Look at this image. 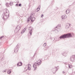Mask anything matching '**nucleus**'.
<instances>
[{
  "label": "nucleus",
  "instance_id": "nucleus-22",
  "mask_svg": "<svg viewBox=\"0 0 75 75\" xmlns=\"http://www.w3.org/2000/svg\"><path fill=\"white\" fill-rule=\"evenodd\" d=\"M37 10L38 11H39V10H40V8H37Z\"/></svg>",
  "mask_w": 75,
  "mask_h": 75
},
{
  "label": "nucleus",
  "instance_id": "nucleus-4",
  "mask_svg": "<svg viewBox=\"0 0 75 75\" xmlns=\"http://www.w3.org/2000/svg\"><path fill=\"white\" fill-rule=\"evenodd\" d=\"M37 63H35L33 64V67L34 68V71H35L37 69Z\"/></svg>",
  "mask_w": 75,
  "mask_h": 75
},
{
  "label": "nucleus",
  "instance_id": "nucleus-6",
  "mask_svg": "<svg viewBox=\"0 0 75 75\" xmlns=\"http://www.w3.org/2000/svg\"><path fill=\"white\" fill-rule=\"evenodd\" d=\"M55 28H61V24H58L56 27Z\"/></svg>",
  "mask_w": 75,
  "mask_h": 75
},
{
  "label": "nucleus",
  "instance_id": "nucleus-25",
  "mask_svg": "<svg viewBox=\"0 0 75 75\" xmlns=\"http://www.w3.org/2000/svg\"><path fill=\"white\" fill-rule=\"evenodd\" d=\"M26 71H27V70H26L25 69L24 70V72H26Z\"/></svg>",
  "mask_w": 75,
  "mask_h": 75
},
{
  "label": "nucleus",
  "instance_id": "nucleus-12",
  "mask_svg": "<svg viewBox=\"0 0 75 75\" xmlns=\"http://www.w3.org/2000/svg\"><path fill=\"white\" fill-rule=\"evenodd\" d=\"M22 65V63L21 62H19L17 64V66H21Z\"/></svg>",
  "mask_w": 75,
  "mask_h": 75
},
{
  "label": "nucleus",
  "instance_id": "nucleus-19",
  "mask_svg": "<svg viewBox=\"0 0 75 75\" xmlns=\"http://www.w3.org/2000/svg\"><path fill=\"white\" fill-rule=\"evenodd\" d=\"M25 31V29L24 28L23 29V30H22V32L23 33H24Z\"/></svg>",
  "mask_w": 75,
  "mask_h": 75
},
{
  "label": "nucleus",
  "instance_id": "nucleus-11",
  "mask_svg": "<svg viewBox=\"0 0 75 75\" xmlns=\"http://www.w3.org/2000/svg\"><path fill=\"white\" fill-rule=\"evenodd\" d=\"M31 15L30 16V17L28 18V21H27V22L29 23V21H30V20L31 19Z\"/></svg>",
  "mask_w": 75,
  "mask_h": 75
},
{
  "label": "nucleus",
  "instance_id": "nucleus-23",
  "mask_svg": "<svg viewBox=\"0 0 75 75\" xmlns=\"http://www.w3.org/2000/svg\"><path fill=\"white\" fill-rule=\"evenodd\" d=\"M19 6L20 7L21 6V4H19Z\"/></svg>",
  "mask_w": 75,
  "mask_h": 75
},
{
  "label": "nucleus",
  "instance_id": "nucleus-30",
  "mask_svg": "<svg viewBox=\"0 0 75 75\" xmlns=\"http://www.w3.org/2000/svg\"><path fill=\"white\" fill-rule=\"evenodd\" d=\"M29 28H32V27H30Z\"/></svg>",
  "mask_w": 75,
  "mask_h": 75
},
{
  "label": "nucleus",
  "instance_id": "nucleus-21",
  "mask_svg": "<svg viewBox=\"0 0 75 75\" xmlns=\"http://www.w3.org/2000/svg\"><path fill=\"white\" fill-rule=\"evenodd\" d=\"M46 45H47V44L46 43H45L43 45V46L44 47H45V46H46Z\"/></svg>",
  "mask_w": 75,
  "mask_h": 75
},
{
  "label": "nucleus",
  "instance_id": "nucleus-28",
  "mask_svg": "<svg viewBox=\"0 0 75 75\" xmlns=\"http://www.w3.org/2000/svg\"><path fill=\"white\" fill-rule=\"evenodd\" d=\"M43 16H44L43 15V14L42 15V16H41V17H42Z\"/></svg>",
  "mask_w": 75,
  "mask_h": 75
},
{
  "label": "nucleus",
  "instance_id": "nucleus-29",
  "mask_svg": "<svg viewBox=\"0 0 75 75\" xmlns=\"http://www.w3.org/2000/svg\"><path fill=\"white\" fill-rule=\"evenodd\" d=\"M62 73H63V74H64V73H65V72H64V71H63L62 72Z\"/></svg>",
  "mask_w": 75,
  "mask_h": 75
},
{
  "label": "nucleus",
  "instance_id": "nucleus-20",
  "mask_svg": "<svg viewBox=\"0 0 75 75\" xmlns=\"http://www.w3.org/2000/svg\"><path fill=\"white\" fill-rule=\"evenodd\" d=\"M13 3H11V2H10V3H9V4L11 6L12 5H13Z\"/></svg>",
  "mask_w": 75,
  "mask_h": 75
},
{
  "label": "nucleus",
  "instance_id": "nucleus-27",
  "mask_svg": "<svg viewBox=\"0 0 75 75\" xmlns=\"http://www.w3.org/2000/svg\"><path fill=\"white\" fill-rule=\"evenodd\" d=\"M18 27H19V28H21V27H19V26H18L17 27V28H18Z\"/></svg>",
  "mask_w": 75,
  "mask_h": 75
},
{
  "label": "nucleus",
  "instance_id": "nucleus-2",
  "mask_svg": "<svg viewBox=\"0 0 75 75\" xmlns=\"http://www.w3.org/2000/svg\"><path fill=\"white\" fill-rule=\"evenodd\" d=\"M8 13V10L7 8H5L4 10V13L3 14V19H5L6 20L8 18V16L7 15H5L6 13Z\"/></svg>",
  "mask_w": 75,
  "mask_h": 75
},
{
  "label": "nucleus",
  "instance_id": "nucleus-10",
  "mask_svg": "<svg viewBox=\"0 0 75 75\" xmlns=\"http://www.w3.org/2000/svg\"><path fill=\"white\" fill-rule=\"evenodd\" d=\"M29 30H30V33L28 34V36H30V35H31L32 34V29H29Z\"/></svg>",
  "mask_w": 75,
  "mask_h": 75
},
{
  "label": "nucleus",
  "instance_id": "nucleus-9",
  "mask_svg": "<svg viewBox=\"0 0 75 75\" xmlns=\"http://www.w3.org/2000/svg\"><path fill=\"white\" fill-rule=\"evenodd\" d=\"M71 25V24H69V23L67 24V25L66 26V28H68L69 27H70V25Z\"/></svg>",
  "mask_w": 75,
  "mask_h": 75
},
{
  "label": "nucleus",
  "instance_id": "nucleus-32",
  "mask_svg": "<svg viewBox=\"0 0 75 75\" xmlns=\"http://www.w3.org/2000/svg\"><path fill=\"white\" fill-rule=\"evenodd\" d=\"M17 51H18V49H17Z\"/></svg>",
  "mask_w": 75,
  "mask_h": 75
},
{
  "label": "nucleus",
  "instance_id": "nucleus-33",
  "mask_svg": "<svg viewBox=\"0 0 75 75\" xmlns=\"http://www.w3.org/2000/svg\"><path fill=\"white\" fill-rule=\"evenodd\" d=\"M39 7H40V6H39Z\"/></svg>",
  "mask_w": 75,
  "mask_h": 75
},
{
  "label": "nucleus",
  "instance_id": "nucleus-17",
  "mask_svg": "<svg viewBox=\"0 0 75 75\" xmlns=\"http://www.w3.org/2000/svg\"><path fill=\"white\" fill-rule=\"evenodd\" d=\"M6 7H9V4H8V3H6Z\"/></svg>",
  "mask_w": 75,
  "mask_h": 75
},
{
  "label": "nucleus",
  "instance_id": "nucleus-18",
  "mask_svg": "<svg viewBox=\"0 0 75 75\" xmlns=\"http://www.w3.org/2000/svg\"><path fill=\"white\" fill-rule=\"evenodd\" d=\"M48 47L47 46H46V47L45 48V50H48Z\"/></svg>",
  "mask_w": 75,
  "mask_h": 75
},
{
  "label": "nucleus",
  "instance_id": "nucleus-7",
  "mask_svg": "<svg viewBox=\"0 0 75 75\" xmlns=\"http://www.w3.org/2000/svg\"><path fill=\"white\" fill-rule=\"evenodd\" d=\"M37 65H40L41 63V61L40 60H38L37 61Z\"/></svg>",
  "mask_w": 75,
  "mask_h": 75
},
{
  "label": "nucleus",
  "instance_id": "nucleus-14",
  "mask_svg": "<svg viewBox=\"0 0 75 75\" xmlns=\"http://www.w3.org/2000/svg\"><path fill=\"white\" fill-rule=\"evenodd\" d=\"M31 64H28V69H31Z\"/></svg>",
  "mask_w": 75,
  "mask_h": 75
},
{
  "label": "nucleus",
  "instance_id": "nucleus-8",
  "mask_svg": "<svg viewBox=\"0 0 75 75\" xmlns=\"http://www.w3.org/2000/svg\"><path fill=\"white\" fill-rule=\"evenodd\" d=\"M71 11V10L69 9H68L66 11V14H69L70 13V11Z\"/></svg>",
  "mask_w": 75,
  "mask_h": 75
},
{
  "label": "nucleus",
  "instance_id": "nucleus-3",
  "mask_svg": "<svg viewBox=\"0 0 75 75\" xmlns=\"http://www.w3.org/2000/svg\"><path fill=\"white\" fill-rule=\"evenodd\" d=\"M75 60V55H73L72 56H71L70 58V60L71 61H72V62H73V61H74Z\"/></svg>",
  "mask_w": 75,
  "mask_h": 75
},
{
  "label": "nucleus",
  "instance_id": "nucleus-1",
  "mask_svg": "<svg viewBox=\"0 0 75 75\" xmlns=\"http://www.w3.org/2000/svg\"><path fill=\"white\" fill-rule=\"evenodd\" d=\"M72 37L71 33H67L61 35L59 38L60 39H64L67 38H69Z\"/></svg>",
  "mask_w": 75,
  "mask_h": 75
},
{
  "label": "nucleus",
  "instance_id": "nucleus-13",
  "mask_svg": "<svg viewBox=\"0 0 75 75\" xmlns=\"http://www.w3.org/2000/svg\"><path fill=\"white\" fill-rule=\"evenodd\" d=\"M35 20V18L34 17H33L31 19V21H32V22H33Z\"/></svg>",
  "mask_w": 75,
  "mask_h": 75
},
{
  "label": "nucleus",
  "instance_id": "nucleus-26",
  "mask_svg": "<svg viewBox=\"0 0 75 75\" xmlns=\"http://www.w3.org/2000/svg\"><path fill=\"white\" fill-rule=\"evenodd\" d=\"M38 11L37 9H36V12H38V11Z\"/></svg>",
  "mask_w": 75,
  "mask_h": 75
},
{
  "label": "nucleus",
  "instance_id": "nucleus-31",
  "mask_svg": "<svg viewBox=\"0 0 75 75\" xmlns=\"http://www.w3.org/2000/svg\"><path fill=\"white\" fill-rule=\"evenodd\" d=\"M16 49V48H15V51Z\"/></svg>",
  "mask_w": 75,
  "mask_h": 75
},
{
  "label": "nucleus",
  "instance_id": "nucleus-5",
  "mask_svg": "<svg viewBox=\"0 0 75 75\" xmlns=\"http://www.w3.org/2000/svg\"><path fill=\"white\" fill-rule=\"evenodd\" d=\"M61 18L62 19V20H64L66 18H65V16L64 15H62L61 16Z\"/></svg>",
  "mask_w": 75,
  "mask_h": 75
},
{
  "label": "nucleus",
  "instance_id": "nucleus-24",
  "mask_svg": "<svg viewBox=\"0 0 75 75\" xmlns=\"http://www.w3.org/2000/svg\"><path fill=\"white\" fill-rule=\"evenodd\" d=\"M16 7H18V4H16Z\"/></svg>",
  "mask_w": 75,
  "mask_h": 75
},
{
  "label": "nucleus",
  "instance_id": "nucleus-16",
  "mask_svg": "<svg viewBox=\"0 0 75 75\" xmlns=\"http://www.w3.org/2000/svg\"><path fill=\"white\" fill-rule=\"evenodd\" d=\"M57 70V69L56 68L55 69H53V73H55L56 72V71Z\"/></svg>",
  "mask_w": 75,
  "mask_h": 75
},
{
  "label": "nucleus",
  "instance_id": "nucleus-15",
  "mask_svg": "<svg viewBox=\"0 0 75 75\" xmlns=\"http://www.w3.org/2000/svg\"><path fill=\"white\" fill-rule=\"evenodd\" d=\"M11 71L10 70H8V71L7 73L8 74H10L11 73Z\"/></svg>",
  "mask_w": 75,
  "mask_h": 75
}]
</instances>
